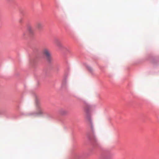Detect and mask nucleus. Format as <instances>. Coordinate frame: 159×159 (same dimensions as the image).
I'll list each match as a JSON object with an SVG mask.
<instances>
[{
	"label": "nucleus",
	"mask_w": 159,
	"mask_h": 159,
	"mask_svg": "<svg viewBox=\"0 0 159 159\" xmlns=\"http://www.w3.org/2000/svg\"><path fill=\"white\" fill-rule=\"evenodd\" d=\"M45 113L44 109L40 104L36 105V112H32L28 114V116L36 117L43 116Z\"/></svg>",
	"instance_id": "obj_1"
},
{
	"label": "nucleus",
	"mask_w": 159,
	"mask_h": 159,
	"mask_svg": "<svg viewBox=\"0 0 159 159\" xmlns=\"http://www.w3.org/2000/svg\"><path fill=\"white\" fill-rule=\"evenodd\" d=\"M43 55L46 57L47 60L49 61L51 60V54L50 50L48 48H45L42 51Z\"/></svg>",
	"instance_id": "obj_2"
},
{
	"label": "nucleus",
	"mask_w": 159,
	"mask_h": 159,
	"mask_svg": "<svg viewBox=\"0 0 159 159\" xmlns=\"http://www.w3.org/2000/svg\"><path fill=\"white\" fill-rule=\"evenodd\" d=\"M86 119L88 125L90 127L92 131H93V125L90 116L89 115L87 114L86 115Z\"/></svg>",
	"instance_id": "obj_3"
},
{
	"label": "nucleus",
	"mask_w": 159,
	"mask_h": 159,
	"mask_svg": "<svg viewBox=\"0 0 159 159\" xmlns=\"http://www.w3.org/2000/svg\"><path fill=\"white\" fill-rule=\"evenodd\" d=\"M36 27L38 30H40L42 29L43 25L41 23L38 22L36 25Z\"/></svg>",
	"instance_id": "obj_4"
},
{
	"label": "nucleus",
	"mask_w": 159,
	"mask_h": 159,
	"mask_svg": "<svg viewBox=\"0 0 159 159\" xmlns=\"http://www.w3.org/2000/svg\"><path fill=\"white\" fill-rule=\"evenodd\" d=\"M27 30L29 33L31 35H33L34 34V31L31 26H28L27 28Z\"/></svg>",
	"instance_id": "obj_5"
},
{
	"label": "nucleus",
	"mask_w": 159,
	"mask_h": 159,
	"mask_svg": "<svg viewBox=\"0 0 159 159\" xmlns=\"http://www.w3.org/2000/svg\"><path fill=\"white\" fill-rule=\"evenodd\" d=\"M61 114L64 115L66 114L67 113V111L64 110H61Z\"/></svg>",
	"instance_id": "obj_6"
},
{
	"label": "nucleus",
	"mask_w": 159,
	"mask_h": 159,
	"mask_svg": "<svg viewBox=\"0 0 159 159\" xmlns=\"http://www.w3.org/2000/svg\"><path fill=\"white\" fill-rule=\"evenodd\" d=\"M56 44L57 46L59 47L61 46V45L59 42H57Z\"/></svg>",
	"instance_id": "obj_7"
},
{
	"label": "nucleus",
	"mask_w": 159,
	"mask_h": 159,
	"mask_svg": "<svg viewBox=\"0 0 159 159\" xmlns=\"http://www.w3.org/2000/svg\"><path fill=\"white\" fill-rule=\"evenodd\" d=\"M66 84V82H64L62 83V86H65V85Z\"/></svg>",
	"instance_id": "obj_8"
},
{
	"label": "nucleus",
	"mask_w": 159,
	"mask_h": 159,
	"mask_svg": "<svg viewBox=\"0 0 159 159\" xmlns=\"http://www.w3.org/2000/svg\"><path fill=\"white\" fill-rule=\"evenodd\" d=\"M23 36H24L25 35V33H23Z\"/></svg>",
	"instance_id": "obj_9"
}]
</instances>
